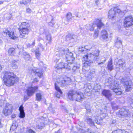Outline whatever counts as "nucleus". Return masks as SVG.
I'll return each instance as SVG.
<instances>
[{
	"label": "nucleus",
	"mask_w": 133,
	"mask_h": 133,
	"mask_svg": "<svg viewBox=\"0 0 133 133\" xmlns=\"http://www.w3.org/2000/svg\"><path fill=\"white\" fill-rule=\"evenodd\" d=\"M102 111L100 110L96 112L92 117L87 116L85 117V121L90 126L94 125V122L97 124H99L100 121L106 117V114L101 112Z\"/></svg>",
	"instance_id": "f257e3e1"
},
{
	"label": "nucleus",
	"mask_w": 133,
	"mask_h": 133,
	"mask_svg": "<svg viewBox=\"0 0 133 133\" xmlns=\"http://www.w3.org/2000/svg\"><path fill=\"white\" fill-rule=\"evenodd\" d=\"M3 74L4 83L7 86L13 85L18 81V78L12 72L5 71L3 72Z\"/></svg>",
	"instance_id": "f03ea898"
},
{
	"label": "nucleus",
	"mask_w": 133,
	"mask_h": 133,
	"mask_svg": "<svg viewBox=\"0 0 133 133\" xmlns=\"http://www.w3.org/2000/svg\"><path fill=\"white\" fill-rule=\"evenodd\" d=\"M96 53H94V55H93L92 53L88 54L87 55L83 56V59L85 61L84 63V65L83 66V69H85L88 66H89L90 65V60H94L95 61H97L99 58V52L98 50L96 51Z\"/></svg>",
	"instance_id": "7ed1b4c3"
},
{
	"label": "nucleus",
	"mask_w": 133,
	"mask_h": 133,
	"mask_svg": "<svg viewBox=\"0 0 133 133\" xmlns=\"http://www.w3.org/2000/svg\"><path fill=\"white\" fill-rule=\"evenodd\" d=\"M68 98L71 100H75L78 102L82 101L85 97L81 92H76L74 91H70L68 94Z\"/></svg>",
	"instance_id": "20e7f679"
},
{
	"label": "nucleus",
	"mask_w": 133,
	"mask_h": 133,
	"mask_svg": "<svg viewBox=\"0 0 133 133\" xmlns=\"http://www.w3.org/2000/svg\"><path fill=\"white\" fill-rule=\"evenodd\" d=\"M13 108L12 105L6 103L3 108L2 112L5 116L10 115L12 112Z\"/></svg>",
	"instance_id": "39448f33"
},
{
	"label": "nucleus",
	"mask_w": 133,
	"mask_h": 133,
	"mask_svg": "<svg viewBox=\"0 0 133 133\" xmlns=\"http://www.w3.org/2000/svg\"><path fill=\"white\" fill-rule=\"evenodd\" d=\"M113 84V85H111L110 87L111 89L114 90V91L117 95H120L122 94V91L121 90L120 88V86L119 85V82L118 81H115Z\"/></svg>",
	"instance_id": "423d86ee"
},
{
	"label": "nucleus",
	"mask_w": 133,
	"mask_h": 133,
	"mask_svg": "<svg viewBox=\"0 0 133 133\" xmlns=\"http://www.w3.org/2000/svg\"><path fill=\"white\" fill-rule=\"evenodd\" d=\"M95 24H93L90 26L89 30L91 31L94 30L95 27L96 26L97 28L100 29L104 25V24L102 22L101 19H96L95 22Z\"/></svg>",
	"instance_id": "0eeeda50"
},
{
	"label": "nucleus",
	"mask_w": 133,
	"mask_h": 133,
	"mask_svg": "<svg viewBox=\"0 0 133 133\" xmlns=\"http://www.w3.org/2000/svg\"><path fill=\"white\" fill-rule=\"evenodd\" d=\"M124 26L128 27L133 25V18L131 15L126 16L124 21Z\"/></svg>",
	"instance_id": "6e6552de"
},
{
	"label": "nucleus",
	"mask_w": 133,
	"mask_h": 133,
	"mask_svg": "<svg viewBox=\"0 0 133 133\" xmlns=\"http://www.w3.org/2000/svg\"><path fill=\"white\" fill-rule=\"evenodd\" d=\"M122 81L123 82L126 91H129L131 88V81L129 78H124L122 79Z\"/></svg>",
	"instance_id": "1a4fd4ad"
},
{
	"label": "nucleus",
	"mask_w": 133,
	"mask_h": 133,
	"mask_svg": "<svg viewBox=\"0 0 133 133\" xmlns=\"http://www.w3.org/2000/svg\"><path fill=\"white\" fill-rule=\"evenodd\" d=\"M57 82L60 84L62 87H64L66 85H69L71 82V79L69 78H67L65 80L63 77H61L57 79Z\"/></svg>",
	"instance_id": "9d476101"
},
{
	"label": "nucleus",
	"mask_w": 133,
	"mask_h": 133,
	"mask_svg": "<svg viewBox=\"0 0 133 133\" xmlns=\"http://www.w3.org/2000/svg\"><path fill=\"white\" fill-rule=\"evenodd\" d=\"M47 120L46 119H44L43 118L42 119H38V120L36 124V127L39 129H42L44 127L45 125L49 124V122L47 123Z\"/></svg>",
	"instance_id": "9b49d317"
},
{
	"label": "nucleus",
	"mask_w": 133,
	"mask_h": 133,
	"mask_svg": "<svg viewBox=\"0 0 133 133\" xmlns=\"http://www.w3.org/2000/svg\"><path fill=\"white\" fill-rule=\"evenodd\" d=\"M66 60L68 63V65L72 66V64L73 63L75 59V58L73 56V54L70 52H68L66 55Z\"/></svg>",
	"instance_id": "f8f14e48"
},
{
	"label": "nucleus",
	"mask_w": 133,
	"mask_h": 133,
	"mask_svg": "<svg viewBox=\"0 0 133 133\" xmlns=\"http://www.w3.org/2000/svg\"><path fill=\"white\" fill-rule=\"evenodd\" d=\"M70 66L69 65H68L67 64H64L63 62L59 63L56 66V68L57 70H61L62 69L65 68L67 71H69L70 69ZM57 71L58 72L57 70Z\"/></svg>",
	"instance_id": "ddd939ff"
},
{
	"label": "nucleus",
	"mask_w": 133,
	"mask_h": 133,
	"mask_svg": "<svg viewBox=\"0 0 133 133\" xmlns=\"http://www.w3.org/2000/svg\"><path fill=\"white\" fill-rule=\"evenodd\" d=\"M38 87L37 86L34 87H29L26 90L28 96H32L34 92L37 90Z\"/></svg>",
	"instance_id": "4468645a"
},
{
	"label": "nucleus",
	"mask_w": 133,
	"mask_h": 133,
	"mask_svg": "<svg viewBox=\"0 0 133 133\" xmlns=\"http://www.w3.org/2000/svg\"><path fill=\"white\" fill-rule=\"evenodd\" d=\"M130 114V112L128 109L122 108L119 111L118 115L119 116L125 117Z\"/></svg>",
	"instance_id": "2eb2a0df"
},
{
	"label": "nucleus",
	"mask_w": 133,
	"mask_h": 133,
	"mask_svg": "<svg viewBox=\"0 0 133 133\" xmlns=\"http://www.w3.org/2000/svg\"><path fill=\"white\" fill-rule=\"evenodd\" d=\"M66 37V40H69L70 42L72 43L76 42L77 41V36L75 35H71L69 34L67 35Z\"/></svg>",
	"instance_id": "dca6fc26"
},
{
	"label": "nucleus",
	"mask_w": 133,
	"mask_h": 133,
	"mask_svg": "<svg viewBox=\"0 0 133 133\" xmlns=\"http://www.w3.org/2000/svg\"><path fill=\"white\" fill-rule=\"evenodd\" d=\"M3 34L5 35H8L10 38L13 39H15L17 38V37L14 35V33L12 31H10L8 30H6L3 32Z\"/></svg>",
	"instance_id": "f3484780"
},
{
	"label": "nucleus",
	"mask_w": 133,
	"mask_h": 133,
	"mask_svg": "<svg viewBox=\"0 0 133 133\" xmlns=\"http://www.w3.org/2000/svg\"><path fill=\"white\" fill-rule=\"evenodd\" d=\"M29 30L28 28L20 29L19 30L20 37L21 38H24L25 35H28Z\"/></svg>",
	"instance_id": "a211bd4d"
},
{
	"label": "nucleus",
	"mask_w": 133,
	"mask_h": 133,
	"mask_svg": "<svg viewBox=\"0 0 133 133\" xmlns=\"http://www.w3.org/2000/svg\"><path fill=\"white\" fill-rule=\"evenodd\" d=\"M31 73H34L35 74L40 77L42 76L43 74L41 70L37 69L36 68H34L32 69Z\"/></svg>",
	"instance_id": "6ab92c4d"
},
{
	"label": "nucleus",
	"mask_w": 133,
	"mask_h": 133,
	"mask_svg": "<svg viewBox=\"0 0 133 133\" xmlns=\"http://www.w3.org/2000/svg\"><path fill=\"white\" fill-rule=\"evenodd\" d=\"M102 94L109 100H111L112 99L111 98L112 94L109 91L107 90H103L102 92Z\"/></svg>",
	"instance_id": "aec40b11"
},
{
	"label": "nucleus",
	"mask_w": 133,
	"mask_h": 133,
	"mask_svg": "<svg viewBox=\"0 0 133 133\" xmlns=\"http://www.w3.org/2000/svg\"><path fill=\"white\" fill-rule=\"evenodd\" d=\"M55 87L56 90L57 92L55 93V95L58 98H60L61 95L62 94V92L59 87L56 85V83L55 84Z\"/></svg>",
	"instance_id": "412c9836"
},
{
	"label": "nucleus",
	"mask_w": 133,
	"mask_h": 133,
	"mask_svg": "<svg viewBox=\"0 0 133 133\" xmlns=\"http://www.w3.org/2000/svg\"><path fill=\"white\" fill-rule=\"evenodd\" d=\"M95 69H92L90 70L88 75L87 76V78H88L89 79H91L95 76Z\"/></svg>",
	"instance_id": "4be33fe9"
},
{
	"label": "nucleus",
	"mask_w": 133,
	"mask_h": 133,
	"mask_svg": "<svg viewBox=\"0 0 133 133\" xmlns=\"http://www.w3.org/2000/svg\"><path fill=\"white\" fill-rule=\"evenodd\" d=\"M85 48L86 50L88 51H90L91 49H93V50L94 51V52L90 53H92V54L93 55H94V53L96 54V53H97L96 52V51L97 50H98L99 51L98 49H96L95 48H94V47L90 45H86L85 46Z\"/></svg>",
	"instance_id": "5701e85b"
},
{
	"label": "nucleus",
	"mask_w": 133,
	"mask_h": 133,
	"mask_svg": "<svg viewBox=\"0 0 133 133\" xmlns=\"http://www.w3.org/2000/svg\"><path fill=\"white\" fill-rule=\"evenodd\" d=\"M116 15V13L114 9H112L109 11L108 17L109 19L113 18Z\"/></svg>",
	"instance_id": "b1692460"
},
{
	"label": "nucleus",
	"mask_w": 133,
	"mask_h": 133,
	"mask_svg": "<svg viewBox=\"0 0 133 133\" xmlns=\"http://www.w3.org/2000/svg\"><path fill=\"white\" fill-rule=\"evenodd\" d=\"M115 81H118V80L117 79V80H115L113 82H112V80L111 78H109L108 79H107L105 80V85L107 86H110L111 87L112 85L113 86V84L114 83V82Z\"/></svg>",
	"instance_id": "393cba45"
},
{
	"label": "nucleus",
	"mask_w": 133,
	"mask_h": 133,
	"mask_svg": "<svg viewBox=\"0 0 133 133\" xmlns=\"http://www.w3.org/2000/svg\"><path fill=\"white\" fill-rule=\"evenodd\" d=\"M58 53L56 54L57 56L62 57L65 54V50L63 48H59Z\"/></svg>",
	"instance_id": "a878e982"
},
{
	"label": "nucleus",
	"mask_w": 133,
	"mask_h": 133,
	"mask_svg": "<svg viewBox=\"0 0 133 133\" xmlns=\"http://www.w3.org/2000/svg\"><path fill=\"white\" fill-rule=\"evenodd\" d=\"M101 35L103 39H105L108 38V35L107 31L105 30H104L102 31Z\"/></svg>",
	"instance_id": "bb28decb"
},
{
	"label": "nucleus",
	"mask_w": 133,
	"mask_h": 133,
	"mask_svg": "<svg viewBox=\"0 0 133 133\" xmlns=\"http://www.w3.org/2000/svg\"><path fill=\"white\" fill-rule=\"evenodd\" d=\"M114 9L116 13V12H117V13H120L121 12L125 13L127 12V9L125 7L124 9L122 8L121 10L116 7L114 8Z\"/></svg>",
	"instance_id": "cd10ccee"
},
{
	"label": "nucleus",
	"mask_w": 133,
	"mask_h": 133,
	"mask_svg": "<svg viewBox=\"0 0 133 133\" xmlns=\"http://www.w3.org/2000/svg\"><path fill=\"white\" fill-rule=\"evenodd\" d=\"M19 110L20 111L19 117L23 118L25 116V114L24 112L23 107L22 105H21L19 108Z\"/></svg>",
	"instance_id": "c85d7f7f"
},
{
	"label": "nucleus",
	"mask_w": 133,
	"mask_h": 133,
	"mask_svg": "<svg viewBox=\"0 0 133 133\" xmlns=\"http://www.w3.org/2000/svg\"><path fill=\"white\" fill-rule=\"evenodd\" d=\"M91 88V86L89 83H87L85 84L84 87V90H85V92L87 93L90 92V89Z\"/></svg>",
	"instance_id": "c756f323"
},
{
	"label": "nucleus",
	"mask_w": 133,
	"mask_h": 133,
	"mask_svg": "<svg viewBox=\"0 0 133 133\" xmlns=\"http://www.w3.org/2000/svg\"><path fill=\"white\" fill-rule=\"evenodd\" d=\"M107 67L108 69L110 71L111 70L113 69L112 63V59L111 58L110 59V61L108 62Z\"/></svg>",
	"instance_id": "7c9ffc66"
},
{
	"label": "nucleus",
	"mask_w": 133,
	"mask_h": 133,
	"mask_svg": "<svg viewBox=\"0 0 133 133\" xmlns=\"http://www.w3.org/2000/svg\"><path fill=\"white\" fill-rule=\"evenodd\" d=\"M30 25L28 23L23 22L21 23L20 26V29L28 28L29 29Z\"/></svg>",
	"instance_id": "2f4dec72"
},
{
	"label": "nucleus",
	"mask_w": 133,
	"mask_h": 133,
	"mask_svg": "<svg viewBox=\"0 0 133 133\" xmlns=\"http://www.w3.org/2000/svg\"><path fill=\"white\" fill-rule=\"evenodd\" d=\"M23 56L25 59L26 60H31V58L28 53L25 52L23 53Z\"/></svg>",
	"instance_id": "473e14b6"
},
{
	"label": "nucleus",
	"mask_w": 133,
	"mask_h": 133,
	"mask_svg": "<svg viewBox=\"0 0 133 133\" xmlns=\"http://www.w3.org/2000/svg\"><path fill=\"white\" fill-rule=\"evenodd\" d=\"M73 66V67L72 70L74 71H75L76 69L79 68L80 67V64L79 63H74L73 65L72 64V66H71V67L70 70L71 69V67H72Z\"/></svg>",
	"instance_id": "72a5a7b5"
},
{
	"label": "nucleus",
	"mask_w": 133,
	"mask_h": 133,
	"mask_svg": "<svg viewBox=\"0 0 133 133\" xmlns=\"http://www.w3.org/2000/svg\"><path fill=\"white\" fill-rule=\"evenodd\" d=\"M17 62L15 60L12 61L11 64V66L14 69H16L17 68L18 66L17 65Z\"/></svg>",
	"instance_id": "f704fd0d"
},
{
	"label": "nucleus",
	"mask_w": 133,
	"mask_h": 133,
	"mask_svg": "<svg viewBox=\"0 0 133 133\" xmlns=\"http://www.w3.org/2000/svg\"><path fill=\"white\" fill-rule=\"evenodd\" d=\"M41 93H37L36 94V100L40 101L42 99Z\"/></svg>",
	"instance_id": "c9c22d12"
},
{
	"label": "nucleus",
	"mask_w": 133,
	"mask_h": 133,
	"mask_svg": "<svg viewBox=\"0 0 133 133\" xmlns=\"http://www.w3.org/2000/svg\"><path fill=\"white\" fill-rule=\"evenodd\" d=\"M36 56L37 58L39 59L40 58L41 54L39 52V50L36 49L35 51Z\"/></svg>",
	"instance_id": "e433bc0d"
},
{
	"label": "nucleus",
	"mask_w": 133,
	"mask_h": 133,
	"mask_svg": "<svg viewBox=\"0 0 133 133\" xmlns=\"http://www.w3.org/2000/svg\"><path fill=\"white\" fill-rule=\"evenodd\" d=\"M66 17L67 18V21L68 22L70 21L72 18V14L70 13L69 12L66 15Z\"/></svg>",
	"instance_id": "4c0bfd02"
},
{
	"label": "nucleus",
	"mask_w": 133,
	"mask_h": 133,
	"mask_svg": "<svg viewBox=\"0 0 133 133\" xmlns=\"http://www.w3.org/2000/svg\"><path fill=\"white\" fill-rule=\"evenodd\" d=\"M125 133L124 130L118 129L112 131V133Z\"/></svg>",
	"instance_id": "58836bf2"
},
{
	"label": "nucleus",
	"mask_w": 133,
	"mask_h": 133,
	"mask_svg": "<svg viewBox=\"0 0 133 133\" xmlns=\"http://www.w3.org/2000/svg\"><path fill=\"white\" fill-rule=\"evenodd\" d=\"M31 1V0H23L20 2V4H24L25 5H26Z\"/></svg>",
	"instance_id": "ea45409f"
},
{
	"label": "nucleus",
	"mask_w": 133,
	"mask_h": 133,
	"mask_svg": "<svg viewBox=\"0 0 133 133\" xmlns=\"http://www.w3.org/2000/svg\"><path fill=\"white\" fill-rule=\"evenodd\" d=\"M14 50L15 49L13 48L9 49L8 50L9 54L10 55H13Z\"/></svg>",
	"instance_id": "a19ab883"
},
{
	"label": "nucleus",
	"mask_w": 133,
	"mask_h": 133,
	"mask_svg": "<svg viewBox=\"0 0 133 133\" xmlns=\"http://www.w3.org/2000/svg\"><path fill=\"white\" fill-rule=\"evenodd\" d=\"M115 45L117 47L119 48L122 45V42H115Z\"/></svg>",
	"instance_id": "79ce46f5"
},
{
	"label": "nucleus",
	"mask_w": 133,
	"mask_h": 133,
	"mask_svg": "<svg viewBox=\"0 0 133 133\" xmlns=\"http://www.w3.org/2000/svg\"><path fill=\"white\" fill-rule=\"evenodd\" d=\"M17 125L15 123H13L12 126H11L10 129L13 130H15L17 127Z\"/></svg>",
	"instance_id": "37998d69"
},
{
	"label": "nucleus",
	"mask_w": 133,
	"mask_h": 133,
	"mask_svg": "<svg viewBox=\"0 0 133 133\" xmlns=\"http://www.w3.org/2000/svg\"><path fill=\"white\" fill-rule=\"evenodd\" d=\"M79 51H80L82 52H83L85 50V46H80L79 47Z\"/></svg>",
	"instance_id": "c03bdc74"
},
{
	"label": "nucleus",
	"mask_w": 133,
	"mask_h": 133,
	"mask_svg": "<svg viewBox=\"0 0 133 133\" xmlns=\"http://www.w3.org/2000/svg\"><path fill=\"white\" fill-rule=\"evenodd\" d=\"M46 39L49 41V42H50L51 40V36L50 34H49L46 35Z\"/></svg>",
	"instance_id": "a18cd8bd"
},
{
	"label": "nucleus",
	"mask_w": 133,
	"mask_h": 133,
	"mask_svg": "<svg viewBox=\"0 0 133 133\" xmlns=\"http://www.w3.org/2000/svg\"><path fill=\"white\" fill-rule=\"evenodd\" d=\"M37 50H40V51H43L44 49V48H43V45L42 44H40L39 45V48L38 49H37Z\"/></svg>",
	"instance_id": "49530a36"
},
{
	"label": "nucleus",
	"mask_w": 133,
	"mask_h": 133,
	"mask_svg": "<svg viewBox=\"0 0 133 133\" xmlns=\"http://www.w3.org/2000/svg\"><path fill=\"white\" fill-rule=\"evenodd\" d=\"M84 133H94V131L90 129H88V131H85Z\"/></svg>",
	"instance_id": "de8ad7c7"
},
{
	"label": "nucleus",
	"mask_w": 133,
	"mask_h": 133,
	"mask_svg": "<svg viewBox=\"0 0 133 133\" xmlns=\"http://www.w3.org/2000/svg\"><path fill=\"white\" fill-rule=\"evenodd\" d=\"M124 62L122 61L121 59H119L118 60V61L117 64V65H119L121 64H122V63H124Z\"/></svg>",
	"instance_id": "09e8293b"
},
{
	"label": "nucleus",
	"mask_w": 133,
	"mask_h": 133,
	"mask_svg": "<svg viewBox=\"0 0 133 133\" xmlns=\"http://www.w3.org/2000/svg\"><path fill=\"white\" fill-rule=\"evenodd\" d=\"M49 108L50 111L52 112L53 113H54L55 112V110L54 109L52 108L51 107H49Z\"/></svg>",
	"instance_id": "8fccbe9b"
},
{
	"label": "nucleus",
	"mask_w": 133,
	"mask_h": 133,
	"mask_svg": "<svg viewBox=\"0 0 133 133\" xmlns=\"http://www.w3.org/2000/svg\"><path fill=\"white\" fill-rule=\"evenodd\" d=\"M125 62H124V63H122V64H121L119 65V66L120 67V68H122L125 66Z\"/></svg>",
	"instance_id": "3c124183"
},
{
	"label": "nucleus",
	"mask_w": 133,
	"mask_h": 133,
	"mask_svg": "<svg viewBox=\"0 0 133 133\" xmlns=\"http://www.w3.org/2000/svg\"><path fill=\"white\" fill-rule=\"evenodd\" d=\"M78 133H84L85 130L83 129H80L78 131Z\"/></svg>",
	"instance_id": "603ef678"
},
{
	"label": "nucleus",
	"mask_w": 133,
	"mask_h": 133,
	"mask_svg": "<svg viewBox=\"0 0 133 133\" xmlns=\"http://www.w3.org/2000/svg\"><path fill=\"white\" fill-rule=\"evenodd\" d=\"M98 35V31H95L94 32V36L95 37H97Z\"/></svg>",
	"instance_id": "864d4df0"
},
{
	"label": "nucleus",
	"mask_w": 133,
	"mask_h": 133,
	"mask_svg": "<svg viewBox=\"0 0 133 133\" xmlns=\"http://www.w3.org/2000/svg\"><path fill=\"white\" fill-rule=\"evenodd\" d=\"M26 12H27L30 14L31 12V10L30 8H28L26 9Z\"/></svg>",
	"instance_id": "5fc2aeb1"
},
{
	"label": "nucleus",
	"mask_w": 133,
	"mask_h": 133,
	"mask_svg": "<svg viewBox=\"0 0 133 133\" xmlns=\"http://www.w3.org/2000/svg\"><path fill=\"white\" fill-rule=\"evenodd\" d=\"M28 132L29 133H35V132L31 129H29Z\"/></svg>",
	"instance_id": "6e6d98bb"
},
{
	"label": "nucleus",
	"mask_w": 133,
	"mask_h": 133,
	"mask_svg": "<svg viewBox=\"0 0 133 133\" xmlns=\"http://www.w3.org/2000/svg\"><path fill=\"white\" fill-rule=\"evenodd\" d=\"M121 42V40L120 38H117V39L115 41V42Z\"/></svg>",
	"instance_id": "4d7b16f0"
},
{
	"label": "nucleus",
	"mask_w": 133,
	"mask_h": 133,
	"mask_svg": "<svg viewBox=\"0 0 133 133\" xmlns=\"http://www.w3.org/2000/svg\"><path fill=\"white\" fill-rule=\"evenodd\" d=\"M49 25L50 26H53L54 24L52 22H50L49 23Z\"/></svg>",
	"instance_id": "13d9d810"
},
{
	"label": "nucleus",
	"mask_w": 133,
	"mask_h": 133,
	"mask_svg": "<svg viewBox=\"0 0 133 133\" xmlns=\"http://www.w3.org/2000/svg\"><path fill=\"white\" fill-rule=\"evenodd\" d=\"M95 3L96 4L98 5L99 3V1L98 0H96L95 1Z\"/></svg>",
	"instance_id": "bf43d9fd"
},
{
	"label": "nucleus",
	"mask_w": 133,
	"mask_h": 133,
	"mask_svg": "<svg viewBox=\"0 0 133 133\" xmlns=\"http://www.w3.org/2000/svg\"><path fill=\"white\" fill-rule=\"evenodd\" d=\"M105 61H106V60H105V59L104 60V62H101V63H98V65L102 64L104 63V62Z\"/></svg>",
	"instance_id": "052dcab7"
},
{
	"label": "nucleus",
	"mask_w": 133,
	"mask_h": 133,
	"mask_svg": "<svg viewBox=\"0 0 133 133\" xmlns=\"http://www.w3.org/2000/svg\"><path fill=\"white\" fill-rule=\"evenodd\" d=\"M38 81V80L36 78H35L34 80V81L33 82H37Z\"/></svg>",
	"instance_id": "680f3d73"
},
{
	"label": "nucleus",
	"mask_w": 133,
	"mask_h": 133,
	"mask_svg": "<svg viewBox=\"0 0 133 133\" xmlns=\"http://www.w3.org/2000/svg\"><path fill=\"white\" fill-rule=\"evenodd\" d=\"M16 115L14 114H12V115L11 117L12 118H14L16 117Z\"/></svg>",
	"instance_id": "e2e57ef3"
},
{
	"label": "nucleus",
	"mask_w": 133,
	"mask_h": 133,
	"mask_svg": "<svg viewBox=\"0 0 133 133\" xmlns=\"http://www.w3.org/2000/svg\"><path fill=\"white\" fill-rule=\"evenodd\" d=\"M8 19H10L11 18V15L10 14H8Z\"/></svg>",
	"instance_id": "0e129e2a"
},
{
	"label": "nucleus",
	"mask_w": 133,
	"mask_h": 133,
	"mask_svg": "<svg viewBox=\"0 0 133 133\" xmlns=\"http://www.w3.org/2000/svg\"><path fill=\"white\" fill-rule=\"evenodd\" d=\"M1 120L0 119V128H2L3 127V124L1 123Z\"/></svg>",
	"instance_id": "69168bd1"
},
{
	"label": "nucleus",
	"mask_w": 133,
	"mask_h": 133,
	"mask_svg": "<svg viewBox=\"0 0 133 133\" xmlns=\"http://www.w3.org/2000/svg\"><path fill=\"white\" fill-rule=\"evenodd\" d=\"M61 132L60 130H59L57 132H56L55 133H61Z\"/></svg>",
	"instance_id": "338daca9"
},
{
	"label": "nucleus",
	"mask_w": 133,
	"mask_h": 133,
	"mask_svg": "<svg viewBox=\"0 0 133 133\" xmlns=\"http://www.w3.org/2000/svg\"><path fill=\"white\" fill-rule=\"evenodd\" d=\"M4 1H0V5L3 4L4 3Z\"/></svg>",
	"instance_id": "774afa93"
}]
</instances>
